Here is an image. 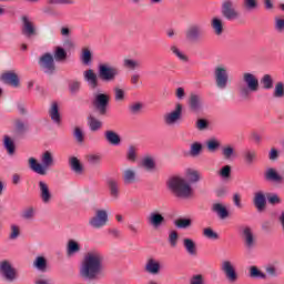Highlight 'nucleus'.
I'll use <instances>...</instances> for the list:
<instances>
[{"label": "nucleus", "instance_id": "f257e3e1", "mask_svg": "<svg viewBox=\"0 0 284 284\" xmlns=\"http://www.w3.org/2000/svg\"><path fill=\"white\" fill-rule=\"evenodd\" d=\"M103 272V255L99 252L88 253L81 267V275L84 278L94 281Z\"/></svg>", "mask_w": 284, "mask_h": 284}, {"label": "nucleus", "instance_id": "f03ea898", "mask_svg": "<svg viewBox=\"0 0 284 284\" xmlns=\"http://www.w3.org/2000/svg\"><path fill=\"white\" fill-rule=\"evenodd\" d=\"M169 190L179 199H190L194 194L192 186L181 176H173L169 180Z\"/></svg>", "mask_w": 284, "mask_h": 284}, {"label": "nucleus", "instance_id": "7ed1b4c3", "mask_svg": "<svg viewBox=\"0 0 284 284\" xmlns=\"http://www.w3.org/2000/svg\"><path fill=\"white\" fill-rule=\"evenodd\" d=\"M42 164L37 161L34 158L29 159V168L36 174H40V176H45L48 174V168H52L54 165V158L50 151H45L41 158Z\"/></svg>", "mask_w": 284, "mask_h": 284}, {"label": "nucleus", "instance_id": "20e7f679", "mask_svg": "<svg viewBox=\"0 0 284 284\" xmlns=\"http://www.w3.org/2000/svg\"><path fill=\"white\" fill-rule=\"evenodd\" d=\"M243 81L245 84L239 87V94L242 99H250L252 92H258V78L253 73H244Z\"/></svg>", "mask_w": 284, "mask_h": 284}, {"label": "nucleus", "instance_id": "39448f33", "mask_svg": "<svg viewBox=\"0 0 284 284\" xmlns=\"http://www.w3.org/2000/svg\"><path fill=\"white\" fill-rule=\"evenodd\" d=\"M119 74H121V70L108 63H101L98 67V77L101 81H104V83L115 81Z\"/></svg>", "mask_w": 284, "mask_h": 284}, {"label": "nucleus", "instance_id": "423d86ee", "mask_svg": "<svg viewBox=\"0 0 284 284\" xmlns=\"http://www.w3.org/2000/svg\"><path fill=\"white\" fill-rule=\"evenodd\" d=\"M92 105L95 112L100 114V116H105V114H108V108L110 105V95L105 93L95 94L92 101Z\"/></svg>", "mask_w": 284, "mask_h": 284}, {"label": "nucleus", "instance_id": "0eeeda50", "mask_svg": "<svg viewBox=\"0 0 284 284\" xmlns=\"http://www.w3.org/2000/svg\"><path fill=\"white\" fill-rule=\"evenodd\" d=\"M186 41L191 43H196V41H202L205 39V28L200 23L191 24L185 31Z\"/></svg>", "mask_w": 284, "mask_h": 284}, {"label": "nucleus", "instance_id": "6e6552de", "mask_svg": "<svg viewBox=\"0 0 284 284\" xmlns=\"http://www.w3.org/2000/svg\"><path fill=\"white\" fill-rule=\"evenodd\" d=\"M39 67L44 74H54L57 71V64L54 63V55L51 53H44L39 58Z\"/></svg>", "mask_w": 284, "mask_h": 284}, {"label": "nucleus", "instance_id": "1a4fd4ad", "mask_svg": "<svg viewBox=\"0 0 284 284\" xmlns=\"http://www.w3.org/2000/svg\"><path fill=\"white\" fill-rule=\"evenodd\" d=\"M222 16L226 21H236L239 19V11L234 7V1L232 0H224L222 2Z\"/></svg>", "mask_w": 284, "mask_h": 284}, {"label": "nucleus", "instance_id": "9d476101", "mask_svg": "<svg viewBox=\"0 0 284 284\" xmlns=\"http://www.w3.org/2000/svg\"><path fill=\"white\" fill-rule=\"evenodd\" d=\"M181 119H183V105L181 103L175 105V110L164 114L165 125H176Z\"/></svg>", "mask_w": 284, "mask_h": 284}, {"label": "nucleus", "instance_id": "9b49d317", "mask_svg": "<svg viewBox=\"0 0 284 284\" xmlns=\"http://www.w3.org/2000/svg\"><path fill=\"white\" fill-rule=\"evenodd\" d=\"M89 225L95 230H101V227L108 225V211L98 210L95 215L89 220Z\"/></svg>", "mask_w": 284, "mask_h": 284}, {"label": "nucleus", "instance_id": "f8f14e48", "mask_svg": "<svg viewBox=\"0 0 284 284\" xmlns=\"http://www.w3.org/2000/svg\"><path fill=\"white\" fill-rule=\"evenodd\" d=\"M214 74L216 87L220 88V90H225L227 88L229 81L227 69L223 67H216Z\"/></svg>", "mask_w": 284, "mask_h": 284}, {"label": "nucleus", "instance_id": "ddd939ff", "mask_svg": "<svg viewBox=\"0 0 284 284\" xmlns=\"http://www.w3.org/2000/svg\"><path fill=\"white\" fill-rule=\"evenodd\" d=\"M222 272H224L227 281L230 283H236L239 281V273H236V268L230 261H224L221 266Z\"/></svg>", "mask_w": 284, "mask_h": 284}, {"label": "nucleus", "instance_id": "4468645a", "mask_svg": "<svg viewBox=\"0 0 284 284\" xmlns=\"http://www.w3.org/2000/svg\"><path fill=\"white\" fill-rule=\"evenodd\" d=\"M0 81L6 85H11V88H19L21 81L19 75L14 71H7L0 75Z\"/></svg>", "mask_w": 284, "mask_h": 284}, {"label": "nucleus", "instance_id": "2eb2a0df", "mask_svg": "<svg viewBox=\"0 0 284 284\" xmlns=\"http://www.w3.org/2000/svg\"><path fill=\"white\" fill-rule=\"evenodd\" d=\"M0 273L7 281H14L17 278V270L8 261L0 262Z\"/></svg>", "mask_w": 284, "mask_h": 284}, {"label": "nucleus", "instance_id": "dca6fc26", "mask_svg": "<svg viewBox=\"0 0 284 284\" xmlns=\"http://www.w3.org/2000/svg\"><path fill=\"white\" fill-rule=\"evenodd\" d=\"M146 221L149 225H151L156 230L161 227L163 223H165V217L159 211H153L149 214V216L146 217Z\"/></svg>", "mask_w": 284, "mask_h": 284}, {"label": "nucleus", "instance_id": "f3484780", "mask_svg": "<svg viewBox=\"0 0 284 284\" xmlns=\"http://www.w3.org/2000/svg\"><path fill=\"white\" fill-rule=\"evenodd\" d=\"M22 34H24V37H34V34H37V29L34 28V23H32V21H30V18H28V16H23L22 17Z\"/></svg>", "mask_w": 284, "mask_h": 284}, {"label": "nucleus", "instance_id": "a211bd4d", "mask_svg": "<svg viewBox=\"0 0 284 284\" xmlns=\"http://www.w3.org/2000/svg\"><path fill=\"white\" fill-rule=\"evenodd\" d=\"M264 179L271 183H283V175L278 174V171L274 168L266 169Z\"/></svg>", "mask_w": 284, "mask_h": 284}, {"label": "nucleus", "instance_id": "6ab92c4d", "mask_svg": "<svg viewBox=\"0 0 284 284\" xmlns=\"http://www.w3.org/2000/svg\"><path fill=\"white\" fill-rule=\"evenodd\" d=\"M84 81H87L91 90L99 88V77H97V73L92 69L84 71Z\"/></svg>", "mask_w": 284, "mask_h": 284}, {"label": "nucleus", "instance_id": "aec40b11", "mask_svg": "<svg viewBox=\"0 0 284 284\" xmlns=\"http://www.w3.org/2000/svg\"><path fill=\"white\" fill-rule=\"evenodd\" d=\"M40 187V199L44 203H50L52 201V193L50 192V186L43 181L39 182Z\"/></svg>", "mask_w": 284, "mask_h": 284}, {"label": "nucleus", "instance_id": "412c9836", "mask_svg": "<svg viewBox=\"0 0 284 284\" xmlns=\"http://www.w3.org/2000/svg\"><path fill=\"white\" fill-rule=\"evenodd\" d=\"M212 212L219 216L222 221L230 216L227 207L221 203H214L211 207Z\"/></svg>", "mask_w": 284, "mask_h": 284}, {"label": "nucleus", "instance_id": "4be33fe9", "mask_svg": "<svg viewBox=\"0 0 284 284\" xmlns=\"http://www.w3.org/2000/svg\"><path fill=\"white\" fill-rule=\"evenodd\" d=\"M106 185H108L111 199H114V200L119 199V195L121 194L119 181L114 179H110L108 180Z\"/></svg>", "mask_w": 284, "mask_h": 284}, {"label": "nucleus", "instance_id": "5701e85b", "mask_svg": "<svg viewBox=\"0 0 284 284\" xmlns=\"http://www.w3.org/2000/svg\"><path fill=\"white\" fill-rule=\"evenodd\" d=\"M144 270L148 272V274L156 275L159 272H161V263L154 258H149Z\"/></svg>", "mask_w": 284, "mask_h": 284}, {"label": "nucleus", "instance_id": "b1692460", "mask_svg": "<svg viewBox=\"0 0 284 284\" xmlns=\"http://www.w3.org/2000/svg\"><path fill=\"white\" fill-rule=\"evenodd\" d=\"M253 203L258 212H263V210H265V205H267L265 194H263L262 192L255 193Z\"/></svg>", "mask_w": 284, "mask_h": 284}, {"label": "nucleus", "instance_id": "393cba45", "mask_svg": "<svg viewBox=\"0 0 284 284\" xmlns=\"http://www.w3.org/2000/svg\"><path fill=\"white\" fill-rule=\"evenodd\" d=\"M49 116L51 118V121H53V123H57V125L61 124V113L59 112V103L53 102L51 104V108L49 110Z\"/></svg>", "mask_w": 284, "mask_h": 284}, {"label": "nucleus", "instance_id": "a878e982", "mask_svg": "<svg viewBox=\"0 0 284 284\" xmlns=\"http://www.w3.org/2000/svg\"><path fill=\"white\" fill-rule=\"evenodd\" d=\"M183 247L186 250L190 256H196V254H199V251L196 248V242H194V240L192 239H184Z\"/></svg>", "mask_w": 284, "mask_h": 284}, {"label": "nucleus", "instance_id": "bb28decb", "mask_svg": "<svg viewBox=\"0 0 284 284\" xmlns=\"http://www.w3.org/2000/svg\"><path fill=\"white\" fill-rule=\"evenodd\" d=\"M81 252V244L74 240H69L67 244V256H74Z\"/></svg>", "mask_w": 284, "mask_h": 284}, {"label": "nucleus", "instance_id": "cd10ccee", "mask_svg": "<svg viewBox=\"0 0 284 284\" xmlns=\"http://www.w3.org/2000/svg\"><path fill=\"white\" fill-rule=\"evenodd\" d=\"M69 166L71 168L72 172L75 174H83V164L79 161V158L71 156L69 159Z\"/></svg>", "mask_w": 284, "mask_h": 284}, {"label": "nucleus", "instance_id": "c85d7f7f", "mask_svg": "<svg viewBox=\"0 0 284 284\" xmlns=\"http://www.w3.org/2000/svg\"><path fill=\"white\" fill-rule=\"evenodd\" d=\"M201 95L192 93L189 100V105L193 112L201 110Z\"/></svg>", "mask_w": 284, "mask_h": 284}, {"label": "nucleus", "instance_id": "c756f323", "mask_svg": "<svg viewBox=\"0 0 284 284\" xmlns=\"http://www.w3.org/2000/svg\"><path fill=\"white\" fill-rule=\"evenodd\" d=\"M88 125L91 130V132H98V130H101L103 128V122H101L99 119H97L93 115L88 116Z\"/></svg>", "mask_w": 284, "mask_h": 284}, {"label": "nucleus", "instance_id": "7c9ffc66", "mask_svg": "<svg viewBox=\"0 0 284 284\" xmlns=\"http://www.w3.org/2000/svg\"><path fill=\"white\" fill-rule=\"evenodd\" d=\"M244 239H245V245L247 250H252L254 247V234L252 233V229L245 227L243 231Z\"/></svg>", "mask_w": 284, "mask_h": 284}, {"label": "nucleus", "instance_id": "2f4dec72", "mask_svg": "<svg viewBox=\"0 0 284 284\" xmlns=\"http://www.w3.org/2000/svg\"><path fill=\"white\" fill-rule=\"evenodd\" d=\"M104 136L111 145H119L121 143V136H119L114 131H105Z\"/></svg>", "mask_w": 284, "mask_h": 284}, {"label": "nucleus", "instance_id": "473e14b6", "mask_svg": "<svg viewBox=\"0 0 284 284\" xmlns=\"http://www.w3.org/2000/svg\"><path fill=\"white\" fill-rule=\"evenodd\" d=\"M123 181L125 185H132L136 181V172L132 169H128L123 172Z\"/></svg>", "mask_w": 284, "mask_h": 284}, {"label": "nucleus", "instance_id": "72a5a7b5", "mask_svg": "<svg viewBox=\"0 0 284 284\" xmlns=\"http://www.w3.org/2000/svg\"><path fill=\"white\" fill-rule=\"evenodd\" d=\"M211 28H213L214 33L217 37H221L223 34V20L219 18H213L211 22Z\"/></svg>", "mask_w": 284, "mask_h": 284}, {"label": "nucleus", "instance_id": "f704fd0d", "mask_svg": "<svg viewBox=\"0 0 284 284\" xmlns=\"http://www.w3.org/2000/svg\"><path fill=\"white\" fill-rule=\"evenodd\" d=\"M243 159H244V163H246V165H254V163H256V151L246 150L243 153Z\"/></svg>", "mask_w": 284, "mask_h": 284}, {"label": "nucleus", "instance_id": "c9c22d12", "mask_svg": "<svg viewBox=\"0 0 284 284\" xmlns=\"http://www.w3.org/2000/svg\"><path fill=\"white\" fill-rule=\"evenodd\" d=\"M4 150H7L8 154H14L17 146L14 145V140L9 135H4L3 138Z\"/></svg>", "mask_w": 284, "mask_h": 284}, {"label": "nucleus", "instance_id": "e433bc0d", "mask_svg": "<svg viewBox=\"0 0 284 284\" xmlns=\"http://www.w3.org/2000/svg\"><path fill=\"white\" fill-rule=\"evenodd\" d=\"M186 181H189V183H199V181H201V174L194 169H187Z\"/></svg>", "mask_w": 284, "mask_h": 284}, {"label": "nucleus", "instance_id": "4c0bfd02", "mask_svg": "<svg viewBox=\"0 0 284 284\" xmlns=\"http://www.w3.org/2000/svg\"><path fill=\"white\" fill-rule=\"evenodd\" d=\"M80 60L83 65H92V51L88 48L82 49Z\"/></svg>", "mask_w": 284, "mask_h": 284}, {"label": "nucleus", "instance_id": "58836bf2", "mask_svg": "<svg viewBox=\"0 0 284 284\" xmlns=\"http://www.w3.org/2000/svg\"><path fill=\"white\" fill-rule=\"evenodd\" d=\"M248 276L250 278H262V281H265V278H267V275L258 270L256 266L250 267Z\"/></svg>", "mask_w": 284, "mask_h": 284}, {"label": "nucleus", "instance_id": "ea45409f", "mask_svg": "<svg viewBox=\"0 0 284 284\" xmlns=\"http://www.w3.org/2000/svg\"><path fill=\"white\" fill-rule=\"evenodd\" d=\"M174 225L179 230H187V227H192V219H178L174 221Z\"/></svg>", "mask_w": 284, "mask_h": 284}, {"label": "nucleus", "instance_id": "a19ab883", "mask_svg": "<svg viewBox=\"0 0 284 284\" xmlns=\"http://www.w3.org/2000/svg\"><path fill=\"white\" fill-rule=\"evenodd\" d=\"M261 84L264 90H272L274 88V79L270 74H264L261 79Z\"/></svg>", "mask_w": 284, "mask_h": 284}, {"label": "nucleus", "instance_id": "79ce46f5", "mask_svg": "<svg viewBox=\"0 0 284 284\" xmlns=\"http://www.w3.org/2000/svg\"><path fill=\"white\" fill-rule=\"evenodd\" d=\"M53 57L58 62L65 61V59H68V52H65V49L62 47H55Z\"/></svg>", "mask_w": 284, "mask_h": 284}, {"label": "nucleus", "instance_id": "37998d69", "mask_svg": "<svg viewBox=\"0 0 284 284\" xmlns=\"http://www.w3.org/2000/svg\"><path fill=\"white\" fill-rule=\"evenodd\" d=\"M203 152V144L201 142H194L191 144L190 155L191 156H199Z\"/></svg>", "mask_w": 284, "mask_h": 284}, {"label": "nucleus", "instance_id": "c03bdc74", "mask_svg": "<svg viewBox=\"0 0 284 284\" xmlns=\"http://www.w3.org/2000/svg\"><path fill=\"white\" fill-rule=\"evenodd\" d=\"M27 130H28V126L26 125V123H23V121H21L20 119L14 121L16 134H26Z\"/></svg>", "mask_w": 284, "mask_h": 284}, {"label": "nucleus", "instance_id": "a18cd8bd", "mask_svg": "<svg viewBox=\"0 0 284 284\" xmlns=\"http://www.w3.org/2000/svg\"><path fill=\"white\" fill-rule=\"evenodd\" d=\"M273 97L275 99H283L284 98V83L283 82H277L275 84Z\"/></svg>", "mask_w": 284, "mask_h": 284}, {"label": "nucleus", "instance_id": "49530a36", "mask_svg": "<svg viewBox=\"0 0 284 284\" xmlns=\"http://www.w3.org/2000/svg\"><path fill=\"white\" fill-rule=\"evenodd\" d=\"M206 148L209 152H216L221 148V142L216 139H210L206 141Z\"/></svg>", "mask_w": 284, "mask_h": 284}, {"label": "nucleus", "instance_id": "de8ad7c7", "mask_svg": "<svg viewBox=\"0 0 284 284\" xmlns=\"http://www.w3.org/2000/svg\"><path fill=\"white\" fill-rule=\"evenodd\" d=\"M34 265L37 270H40L41 272H45V267H48V261H45V257L38 256L34 261Z\"/></svg>", "mask_w": 284, "mask_h": 284}, {"label": "nucleus", "instance_id": "09e8293b", "mask_svg": "<svg viewBox=\"0 0 284 284\" xmlns=\"http://www.w3.org/2000/svg\"><path fill=\"white\" fill-rule=\"evenodd\" d=\"M203 236H205V239H210L211 241H219V233L214 232L212 227L204 229Z\"/></svg>", "mask_w": 284, "mask_h": 284}, {"label": "nucleus", "instance_id": "8fccbe9b", "mask_svg": "<svg viewBox=\"0 0 284 284\" xmlns=\"http://www.w3.org/2000/svg\"><path fill=\"white\" fill-rule=\"evenodd\" d=\"M141 110H143V103L135 102L129 105L130 114H141Z\"/></svg>", "mask_w": 284, "mask_h": 284}, {"label": "nucleus", "instance_id": "3c124183", "mask_svg": "<svg viewBox=\"0 0 284 284\" xmlns=\"http://www.w3.org/2000/svg\"><path fill=\"white\" fill-rule=\"evenodd\" d=\"M142 165L145 168V170H154V168H156L154 159L150 156H146L142 160Z\"/></svg>", "mask_w": 284, "mask_h": 284}, {"label": "nucleus", "instance_id": "603ef678", "mask_svg": "<svg viewBox=\"0 0 284 284\" xmlns=\"http://www.w3.org/2000/svg\"><path fill=\"white\" fill-rule=\"evenodd\" d=\"M126 159L128 161H131V163H134V161H136V146H129L126 152Z\"/></svg>", "mask_w": 284, "mask_h": 284}, {"label": "nucleus", "instance_id": "864d4df0", "mask_svg": "<svg viewBox=\"0 0 284 284\" xmlns=\"http://www.w3.org/2000/svg\"><path fill=\"white\" fill-rule=\"evenodd\" d=\"M101 155L99 154H89L87 155V162L90 165H99V163H101Z\"/></svg>", "mask_w": 284, "mask_h": 284}, {"label": "nucleus", "instance_id": "5fc2aeb1", "mask_svg": "<svg viewBox=\"0 0 284 284\" xmlns=\"http://www.w3.org/2000/svg\"><path fill=\"white\" fill-rule=\"evenodd\" d=\"M73 136L78 143H83L85 141V135L83 134V130L77 126L73 132Z\"/></svg>", "mask_w": 284, "mask_h": 284}, {"label": "nucleus", "instance_id": "6e6d98bb", "mask_svg": "<svg viewBox=\"0 0 284 284\" xmlns=\"http://www.w3.org/2000/svg\"><path fill=\"white\" fill-rule=\"evenodd\" d=\"M169 243H170L171 247H176V245L179 243V232L172 231L169 234Z\"/></svg>", "mask_w": 284, "mask_h": 284}, {"label": "nucleus", "instance_id": "4d7b16f0", "mask_svg": "<svg viewBox=\"0 0 284 284\" xmlns=\"http://www.w3.org/2000/svg\"><path fill=\"white\" fill-rule=\"evenodd\" d=\"M171 52H173L175 54V57H178V59H180V61L187 62V55H185L183 52H181V50L178 49L176 45L171 47Z\"/></svg>", "mask_w": 284, "mask_h": 284}, {"label": "nucleus", "instance_id": "13d9d810", "mask_svg": "<svg viewBox=\"0 0 284 284\" xmlns=\"http://www.w3.org/2000/svg\"><path fill=\"white\" fill-rule=\"evenodd\" d=\"M220 176L222 179H230L232 176V166L225 165L220 170Z\"/></svg>", "mask_w": 284, "mask_h": 284}, {"label": "nucleus", "instance_id": "bf43d9fd", "mask_svg": "<svg viewBox=\"0 0 284 284\" xmlns=\"http://www.w3.org/2000/svg\"><path fill=\"white\" fill-rule=\"evenodd\" d=\"M222 154H223L224 159H226V160L232 159V156H234V148H232L230 145L229 146H224L222 149Z\"/></svg>", "mask_w": 284, "mask_h": 284}, {"label": "nucleus", "instance_id": "052dcab7", "mask_svg": "<svg viewBox=\"0 0 284 284\" xmlns=\"http://www.w3.org/2000/svg\"><path fill=\"white\" fill-rule=\"evenodd\" d=\"M195 128H197L200 131L207 130V128H210V122L205 119H199Z\"/></svg>", "mask_w": 284, "mask_h": 284}, {"label": "nucleus", "instance_id": "680f3d73", "mask_svg": "<svg viewBox=\"0 0 284 284\" xmlns=\"http://www.w3.org/2000/svg\"><path fill=\"white\" fill-rule=\"evenodd\" d=\"M244 7L246 10H256L258 8V1L256 0H244Z\"/></svg>", "mask_w": 284, "mask_h": 284}, {"label": "nucleus", "instance_id": "e2e57ef3", "mask_svg": "<svg viewBox=\"0 0 284 284\" xmlns=\"http://www.w3.org/2000/svg\"><path fill=\"white\" fill-rule=\"evenodd\" d=\"M139 65L140 64L135 60H130V59L124 60V68H128L129 70H136Z\"/></svg>", "mask_w": 284, "mask_h": 284}, {"label": "nucleus", "instance_id": "0e129e2a", "mask_svg": "<svg viewBox=\"0 0 284 284\" xmlns=\"http://www.w3.org/2000/svg\"><path fill=\"white\" fill-rule=\"evenodd\" d=\"M69 90L71 92V94H77V92H79V90H81V82L79 81H73L69 84Z\"/></svg>", "mask_w": 284, "mask_h": 284}, {"label": "nucleus", "instance_id": "69168bd1", "mask_svg": "<svg viewBox=\"0 0 284 284\" xmlns=\"http://www.w3.org/2000/svg\"><path fill=\"white\" fill-rule=\"evenodd\" d=\"M267 201L271 205H278L281 203V197L278 194H268Z\"/></svg>", "mask_w": 284, "mask_h": 284}, {"label": "nucleus", "instance_id": "338daca9", "mask_svg": "<svg viewBox=\"0 0 284 284\" xmlns=\"http://www.w3.org/2000/svg\"><path fill=\"white\" fill-rule=\"evenodd\" d=\"M190 284H205V280L201 274H196L191 277Z\"/></svg>", "mask_w": 284, "mask_h": 284}, {"label": "nucleus", "instance_id": "774afa93", "mask_svg": "<svg viewBox=\"0 0 284 284\" xmlns=\"http://www.w3.org/2000/svg\"><path fill=\"white\" fill-rule=\"evenodd\" d=\"M275 30L276 32H284V19L275 18Z\"/></svg>", "mask_w": 284, "mask_h": 284}]
</instances>
